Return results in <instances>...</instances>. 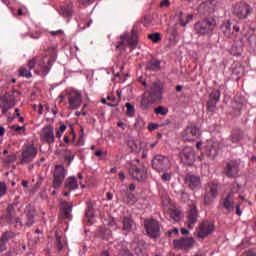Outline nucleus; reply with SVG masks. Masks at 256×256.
Instances as JSON below:
<instances>
[{
  "mask_svg": "<svg viewBox=\"0 0 256 256\" xmlns=\"http://www.w3.org/2000/svg\"><path fill=\"white\" fill-rule=\"evenodd\" d=\"M213 231H215V224L211 221H204L199 225L198 237L205 239V237H209Z\"/></svg>",
  "mask_w": 256,
  "mask_h": 256,
  "instance_id": "ddd939ff",
  "label": "nucleus"
},
{
  "mask_svg": "<svg viewBox=\"0 0 256 256\" xmlns=\"http://www.w3.org/2000/svg\"><path fill=\"white\" fill-rule=\"evenodd\" d=\"M138 81L141 83V85H143L144 87H147V82L145 81V79L141 77V78H138Z\"/></svg>",
  "mask_w": 256,
  "mask_h": 256,
  "instance_id": "338daca9",
  "label": "nucleus"
},
{
  "mask_svg": "<svg viewBox=\"0 0 256 256\" xmlns=\"http://www.w3.org/2000/svg\"><path fill=\"white\" fill-rule=\"evenodd\" d=\"M75 159V155L69 154L64 156V161L68 162V165H71V162Z\"/></svg>",
  "mask_w": 256,
  "mask_h": 256,
  "instance_id": "5fc2aeb1",
  "label": "nucleus"
},
{
  "mask_svg": "<svg viewBox=\"0 0 256 256\" xmlns=\"http://www.w3.org/2000/svg\"><path fill=\"white\" fill-rule=\"evenodd\" d=\"M245 137V134L243 133V130L240 128H234L231 131L230 139L232 143H239V141H242V139Z\"/></svg>",
  "mask_w": 256,
  "mask_h": 256,
  "instance_id": "c756f323",
  "label": "nucleus"
},
{
  "mask_svg": "<svg viewBox=\"0 0 256 256\" xmlns=\"http://www.w3.org/2000/svg\"><path fill=\"white\" fill-rule=\"evenodd\" d=\"M7 195V184L5 182H0V199Z\"/></svg>",
  "mask_w": 256,
  "mask_h": 256,
  "instance_id": "c03bdc74",
  "label": "nucleus"
},
{
  "mask_svg": "<svg viewBox=\"0 0 256 256\" xmlns=\"http://www.w3.org/2000/svg\"><path fill=\"white\" fill-rule=\"evenodd\" d=\"M19 75L20 77H26V79H31V77H33V74H31V71L25 68H20Z\"/></svg>",
  "mask_w": 256,
  "mask_h": 256,
  "instance_id": "37998d69",
  "label": "nucleus"
},
{
  "mask_svg": "<svg viewBox=\"0 0 256 256\" xmlns=\"http://www.w3.org/2000/svg\"><path fill=\"white\" fill-rule=\"evenodd\" d=\"M37 215V211L35 210V207L33 206H27L26 207V227H33V224L35 223V216Z\"/></svg>",
  "mask_w": 256,
  "mask_h": 256,
  "instance_id": "5701e85b",
  "label": "nucleus"
},
{
  "mask_svg": "<svg viewBox=\"0 0 256 256\" xmlns=\"http://www.w3.org/2000/svg\"><path fill=\"white\" fill-rule=\"evenodd\" d=\"M170 160L169 157L158 154L152 159V168L161 173L162 171H166L169 169Z\"/></svg>",
  "mask_w": 256,
  "mask_h": 256,
  "instance_id": "0eeeda50",
  "label": "nucleus"
},
{
  "mask_svg": "<svg viewBox=\"0 0 256 256\" xmlns=\"http://www.w3.org/2000/svg\"><path fill=\"white\" fill-rule=\"evenodd\" d=\"M148 71H160L161 70V61L157 59H152L148 61L146 65Z\"/></svg>",
  "mask_w": 256,
  "mask_h": 256,
  "instance_id": "473e14b6",
  "label": "nucleus"
},
{
  "mask_svg": "<svg viewBox=\"0 0 256 256\" xmlns=\"http://www.w3.org/2000/svg\"><path fill=\"white\" fill-rule=\"evenodd\" d=\"M163 84L161 81L153 82L144 93L155 101L163 99Z\"/></svg>",
  "mask_w": 256,
  "mask_h": 256,
  "instance_id": "20e7f679",
  "label": "nucleus"
},
{
  "mask_svg": "<svg viewBox=\"0 0 256 256\" xmlns=\"http://www.w3.org/2000/svg\"><path fill=\"white\" fill-rule=\"evenodd\" d=\"M233 197H235V194L231 192L223 200V207L226 209V211H228V213L235 211V200Z\"/></svg>",
  "mask_w": 256,
  "mask_h": 256,
  "instance_id": "393cba45",
  "label": "nucleus"
},
{
  "mask_svg": "<svg viewBox=\"0 0 256 256\" xmlns=\"http://www.w3.org/2000/svg\"><path fill=\"white\" fill-rule=\"evenodd\" d=\"M242 256H256V253L253 250H250L246 254H243Z\"/></svg>",
  "mask_w": 256,
  "mask_h": 256,
  "instance_id": "69168bd1",
  "label": "nucleus"
},
{
  "mask_svg": "<svg viewBox=\"0 0 256 256\" xmlns=\"http://www.w3.org/2000/svg\"><path fill=\"white\" fill-rule=\"evenodd\" d=\"M65 189H68L70 191H75L76 189H79V184L77 183V178L75 176H70L67 178L65 182Z\"/></svg>",
  "mask_w": 256,
  "mask_h": 256,
  "instance_id": "2f4dec72",
  "label": "nucleus"
},
{
  "mask_svg": "<svg viewBox=\"0 0 256 256\" xmlns=\"http://www.w3.org/2000/svg\"><path fill=\"white\" fill-rule=\"evenodd\" d=\"M123 256H134L129 250H125Z\"/></svg>",
  "mask_w": 256,
  "mask_h": 256,
  "instance_id": "774afa93",
  "label": "nucleus"
},
{
  "mask_svg": "<svg viewBox=\"0 0 256 256\" xmlns=\"http://www.w3.org/2000/svg\"><path fill=\"white\" fill-rule=\"evenodd\" d=\"M156 101L157 100H153V98L147 96V93H144L140 102L142 111H149V109H151V105H153V103Z\"/></svg>",
  "mask_w": 256,
  "mask_h": 256,
  "instance_id": "a878e982",
  "label": "nucleus"
},
{
  "mask_svg": "<svg viewBox=\"0 0 256 256\" xmlns=\"http://www.w3.org/2000/svg\"><path fill=\"white\" fill-rule=\"evenodd\" d=\"M17 161V155L12 153L8 155V159L6 160L7 163H15Z\"/></svg>",
  "mask_w": 256,
  "mask_h": 256,
  "instance_id": "8fccbe9b",
  "label": "nucleus"
},
{
  "mask_svg": "<svg viewBox=\"0 0 256 256\" xmlns=\"http://www.w3.org/2000/svg\"><path fill=\"white\" fill-rule=\"evenodd\" d=\"M236 215H238V217H241L242 215V211H241V204H236Z\"/></svg>",
  "mask_w": 256,
  "mask_h": 256,
  "instance_id": "bf43d9fd",
  "label": "nucleus"
},
{
  "mask_svg": "<svg viewBox=\"0 0 256 256\" xmlns=\"http://www.w3.org/2000/svg\"><path fill=\"white\" fill-rule=\"evenodd\" d=\"M239 26L231 24V22H225L221 26V31L223 35L227 37V39H235L237 37V33H239Z\"/></svg>",
  "mask_w": 256,
  "mask_h": 256,
  "instance_id": "4468645a",
  "label": "nucleus"
},
{
  "mask_svg": "<svg viewBox=\"0 0 256 256\" xmlns=\"http://www.w3.org/2000/svg\"><path fill=\"white\" fill-rule=\"evenodd\" d=\"M6 218L9 221H12L15 218V207L13 206V204L8 205Z\"/></svg>",
  "mask_w": 256,
  "mask_h": 256,
  "instance_id": "e433bc0d",
  "label": "nucleus"
},
{
  "mask_svg": "<svg viewBox=\"0 0 256 256\" xmlns=\"http://www.w3.org/2000/svg\"><path fill=\"white\" fill-rule=\"evenodd\" d=\"M56 247L59 251H61V249H63V243H61V240H57Z\"/></svg>",
  "mask_w": 256,
  "mask_h": 256,
  "instance_id": "0e129e2a",
  "label": "nucleus"
},
{
  "mask_svg": "<svg viewBox=\"0 0 256 256\" xmlns=\"http://www.w3.org/2000/svg\"><path fill=\"white\" fill-rule=\"evenodd\" d=\"M253 9L247 2H238L233 6V14L238 19H247L248 15H251Z\"/></svg>",
  "mask_w": 256,
  "mask_h": 256,
  "instance_id": "39448f33",
  "label": "nucleus"
},
{
  "mask_svg": "<svg viewBox=\"0 0 256 256\" xmlns=\"http://www.w3.org/2000/svg\"><path fill=\"white\" fill-rule=\"evenodd\" d=\"M171 5V2L169 0H163L160 2V7H169Z\"/></svg>",
  "mask_w": 256,
  "mask_h": 256,
  "instance_id": "052dcab7",
  "label": "nucleus"
},
{
  "mask_svg": "<svg viewBox=\"0 0 256 256\" xmlns=\"http://www.w3.org/2000/svg\"><path fill=\"white\" fill-rule=\"evenodd\" d=\"M67 130V126L65 124H62L59 128V130L56 131V137L58 139H61L63 133Z\"/></svg>",
  "mask_w": 256,
  "mask_h": 256,
  "instance_id": "a18cd8bd",
  "label": "nucleus"
},
{
  "mask_svg": "<svg viewBox=\"0 0 256 256\" xmlns=\"http://www.w3.org/2000/svg\"><path fill=\"white\" fill-rule=\"evenodd\" d=\"M27 65H28L29 70L31 71V70L35 69V65H37V61L35 60V58H32L31 60H29Z\"/></svg>",
  "mask_w": 256,
  "mask_h": 256,
  "instance_id": "864d4df0",
  "label": "nucleus"
},
{
  "mask_svg": "<svg viewBox=\"0 0 256 256\" xmlns=\"http://www.w3.org/2000/svg\"><path fill=\"white\" fill-rule=\"evenodd\" d=\"M217 27V20L213 17H206L194 25V31L198 35H211Z\"/></svg>",
  "mask_w": 256,
  "mask_h": 256,
  "instance_id": "f257e3e1",
  "label": "nucleus"
},
{
  "mask_svg": "<svg viewBox=\"0 0 256 256\" xmlns=\"http://www.w3.org/2000/svg\"><path fill=\"white\" fill-rule=\"evenodd\" d=\"M181 135L183 141H195L196 139H199V137L201 136V129L197 125L190 123L182 131Z\"/></svg>",
  "mask_w": 256,
  "mask_h": 256,
  "instance_id": "7ed1b4c3",
  "label": "nucleus"
},
{
  "mask_svg": "<svg viewBox=\"0 0 256 256\" xmlns=\"http://www.w3.org/2000/svg\"><path fill=\"white\" fill-rule=\"evenodd\" d=\"M126 115L128 117H133L135 115V106H133L131 103H126Z\"/></svg>",
  "mask_w": 256,
  "mask_h": 256,
  "instance_id": "ea45409f",
  "label": "nucleus"
},
{
  "mask_svg": "<svg viewBox=\"0 0 256 256\" xmlns=\"http://www.w3.org/2000/svg\"><path fill=\"white\" fill-rule=\"evenodd\" d=\"M179 157L184 165L191 167L195 163V149L187 146L179 153Z\"/></svg>",
  "mask_w": 256,
  "mask_h": 256,
  "instance_id": "6e6552de",
  "label": "nucleus"
},
{
  "mask_svg": "<svg viewBox=\"0 0 256 256\" xmlns=\"http://www.w3.org/2000/svg\"><path fill=\"white\" fill-rule=\"evenodd\" d=\"M218 191H219V188H218L217 184H213V183L208 184V192L207 193L209 195H213L214 197H217Z\"/></svg>",
  "mask_w": 256,
  "mask_h": 256,
  "instance_id": "c9c22d12",
  "label": "nucleus"
},
{
  "mask_svg": "<svg viewBox=\"0 0 256 256\" xmlns=\"http://www.w3.org/2000/svg\"><path fill=\"white\" fill-rule=\"evenodd\" d=\"M197 217H199V214L197 212V207L193 206L190 208L187 214V227L188 229H193L195 227V224L197 223Z\"/></svg>",
  "mask_w": 256,
  "mask_h": 256,
  "instance_id": "412c9836",
  "label": "nucleus"
},
{
  "mask_svg": "<svg viewBox=\"0 0 256 256\" xmlns=\"http://www.w3.org/2000/svg\"><path fill=\"white\" fill-rule=\"evenodd\" d=\"M148 39H150L152 43H159V41L161 40V33L156 32V33L149 34Z\"/></svg>",
  "mask_w": 256,
  "mask_h": 256,
  "instance_id": "58836bf2",
  "label": "nucleus"
},
{
  "mask_svg": "<svg viewBox=\"0 0 256 256\" xmlns=\"http://www.w3.org/2000/svg\"><path fill=\"white\" fill-rule=\"evenodd\" d=\"M144 227L146 229V233L151 239H157L161 237V225L159 221L155 219H146L144 221Z\"/></svg>",
  "mask_w": 256,
  "mask_h": 256,
  "instance_id": "f03ea898",
  "label": "nucleus"
},
{
  "mask_svg": "<svg viewBox=\"0 0 256 256\" xmlns=\"http://www.w3.org/2000/svg\"><path fill=\"white\" fill-rule=\"evenodd\" d=\"M217 197L216 196H213L212 194H207L204 196V204L205 205H212L213 204V201H215Z\"/></svg>",
  "mask_w": 256,
  "mask_h": 256,
  "instance_id": "a19ab883",
  "label": "nucleus"
},
{
  "mask_svg": "<svg viewBox=\"0 0 256 256\" xmlns=\"http://www.w3.org/2000/svg\"><path fill=\"white\" fill-rule=\"evenodd\" d=\"M120 197L123 203H126V205H135V203L137 202L135 194L129 192V190H121Z\"/></svg>",
  "mask_w": 256,
  "mask_h": 256,
  "instance_id": "4be33fe9",
  "label": "nucleus"
},
{
  "mask_svg": "<svg viewBox=\"0 0 256 256\" xmlns=\"http://www.w3.org/2000/svg\"><path fill=\"white\" fill-rule=\"evenodd\" d=\"M65 166L64 165H56L54 169V180H53V185L52 187L54 189H59L61 185H63V181H65Z\"/></svg>",
  "mask_w": 256,
  "mask_h": 256,
  "instance_id": "9b49d317",
  "label": "nucleus"
},
{
  "mask_svg": "<svg viewBox=\"0 0 256 256\" xmlns=\"http://www.w3.org/2000/svg\"><path fill=\"white\" fill-rule=\"evenodd\" d=\"M107 101H111L112 103H117V98H115V96L111 95V96H107Z\"/></svg>",
  "mask_w": 256,
  "mask_h": 256,
  "instance_id": "680f3d73",
  "label": "nucleus"
},
{
  "mask_svg": "<svg viewBox=\"0 0 256 256\" xmlns=\"http://www.w3.org/2000/svg\"><path fill=\"white\" fill-rule=\"evenodd\" d=\"M154 113L156 115H167V113H169V109L165 108L164 106H158L154 109Z\"/></svg>",
  "mask_w": 256,
  "mask_h": 256,
  "instance_id": "79ce46f5",
  "label": "nucleus"
},
{
  "mask_svg": "<svg viewBox=\"0 0 256 256\" xmlns=\"http://www.w3.org/2000/svg\"><path fill=\"white\" fill-rule=\"evenodd\" d=\"M85 215L87 217H93L94 212H93V204L91 202H88L87 204V209Z\"/></svg>",
  "mask_w": 256,
  "mask_h": 256,
  "instance_id": "49530a36",
  "label": "nucleus"
},
{
  "mask_svg": "<svg viewBox=\"0 0 256 256\" xmlns=\"http://www.w3.org/2000/svg\"><path fill=\"white\" fill-rule=\"evenodd\" d=\"M71 211H73V204L62 201L61 202V213L63 219H71Z\"/></svg>",
  "mask_w": 256,
  "mask_h": 256,
  "instance_id": "bb28decb",
  "label": "nucleus"
},
{
  "mask_svg": "<svg viewBox=\"0 0 256 256\" xmlns=\"http://www.w3.org/2000/svg\"><path fill=\"white\" fill-rule=\"evenodd\" d=\"M219 99H221V90L219 89H214L209 95V99L207 102V109L208 111H215L217 108V103H219Z\"/></svg>",
  "mask_w": 256,
  "mask_h": 256,
  "instance_id": "a211bd4d",
  "label": "nucleus"
},
{
  "mask_svg": "<svg viewBox=\"0 0 256 256\" xmlns=\"http://www.w3.org/2000/svg\"><path fill=\"white\" fill-rule=\"evenodd\" d=\"M148 129L150 131H155V129H159V124H155V123L151 122L148 124Z\"/></svg>",
  "mask_w": 256,
  "mask_h": 256,
  "instance_id": "4d7b16f0",
  "label": "nucleus"
},
{
  "mask_svg": "<svg viewBox=\"0 0 256 256\" xmlns=\"http://www.w3.org/2000/svg\"><path fill=\"white\" fill-rule=\"evenodd\" d=\"M224 173L227 177H237L239 175V164L235 161L226 162Z\"/></svg>",
  "mask_w": 256,
  "mask_h": 256,
  "instance_id": "aec40b11",
  "label": "nucleus"
},
{
  "mask_svg": "<svg viewBox=\"0 0 256 256\" xmlns=\"http://www.w3.org/2000/svg\"><path fill=\"white\" fill-rule=\"evenodd\" d=\"M0 239L6 243H9V241H11V239H15V232L12 231H6L2 234V236L0 237Z\"/></svg>",
  "mask_w": 256,
  "mask_h": 256,
  "instance_id": "f704fd0d",
  "label": "nucleus"
},
{
  "mask_svg": "<svg viewBox=\"0 0 256 256\" xmlns=\"http://www.w3.org/2000/svg\"><path fill=\"white\" fill-rule=\"evenodd\" d=\"M173 245L175 249L180 251H191L193 245H195V239L189 237H182L180 239L174 240Z\"/></svg>",
  "mask_w": 256,
  "mask_h": 256,
  "instance_id": "9d476101",
  "label": "nucleus"
},
{
  "mask_svg": "<svg viewBox=\"0 0 256 256\" xmlns=\"http://www.w3.org/2000/svg\"><path fill=\"white\" fill-rule=\"evenodd\" d=\"M184 183L188 185L191 191H199L201 188V177L195 174H186L184 178Z\"/></svg>",
  "mask_w": 256,
  "mask_h": 256,
  "instance_id": "2eb2a0df",
  "label": "nucleus"
},
{
  "mask_svg": "<svg viewBox=\"0 0 256 256\" xmlns=\"http://www.w3.org/2000/svg\"><path fill=\"white\" fill-rule=\"evenodd\" d=\"M11 129H13V131H16L17 133H19V131H25V126H15V125H12Z\"/></svg>",
  "mask_w": 256,
  "mask_h": 256,
  "instance_id": "13d9d810",
  "label": "nucleus"
},
{
  "mask_svg": "<svg viewBox=\"0 0 256 256\" xmlns=\"http://www.w3.org/2000/svg\"><path fill=\"white\" fill-rule=\"evenodd\" d=\"M129 174L135 181L143 182L149 177V172L145 165L132 166L129 169Z\"/></svg>",
  "mask_w": 256,
  "mask_h": 256,
  "instance_id": "423d86ee",
  "label": "nucleus"
},
{
  "mask_svg": "<svg viewBox=\"0 0 256 256\" xmlns=\"http://www.w3.org/2000/svg\"><path fill=\"white\" fill-rule=\"evenodd\" d=\"M135 227V220H133V216L128 215L122 218V231H126V233H130L133 231Z\"/></svg>",
  "mask_w": 256,
  "mask_h": 256,
  "instance_id": "b1692460",
  "label": "nucleus"
},
{
  "mask_svg": "<svg viewBox=\"0 0 256 256\" xmlns=\"http://www.w3.org/2000/svg\"><path fill=\"white\" fill-rule=\"evenodd\" d=\"M55 59H57V53L52 49V54L50 57L47 55L42 58V73L44 75H49V71H51V67H53V63H55Z\"/></svg>",
  "mask_w": 256,
  "mask_h": 256,
  "instance_id": "dca6fc26",
  "label": "nucleus"
},
{
  "mask_svg": "<svg viewBox=\"0 0 256 256\" xmlns=\"http://www.w3.org/2000/svg\"><path fill=\"white\" fill-rule=\"evenodd\" d=\"M40 141H43V143H48V145L55 143V128L53 125H47L41 129Z\"/></svg>",
  "mask_w": 256,
  "mask_h": 256,
  "instance_id": "1a4fd4ad",
  "label": "nucleus"
},
{
  "mask_svg": "<svg viewBox=\"0 0 256 256\" xmlns=\"http://www.w3.org/2000/svg\"><path fill=\"white\" fill-rule=\"evenodd\" d=\"M0 107H1V109H2L3 115H6L7 112L9 111V109H13V104H8V105L3 104V105L0 106Z\"/></svg>",
  "mask_w": 256,
  "mask_h": 256,
  "instance_id": "09e8293b",
  "label": "nucleus"
},
{
  "mask_svg": "<svg viewBox=\"0 0 256 256\" xmlns=\"http://www.w3.org/2000/svg\"><path fill=\"white\" fill-rule=\"evenodd\" d=\"M219 155V147L215 144H208L206 146V156L208 159H215Z\"/></svg>",
  "mask_w": 256,
  "mask_h": 256,
  "instance_id": "7c9ffc66",
  "label": "nucleus"
},
{
  "mask_svg": "<svg viewBox=\"0 0 256 256\" xmlns=\"http://www.w3.org/2000/svg\"><path fill=\"white\" fill-rule=\"evenodd\" d=\"M1 101L2 103H4V105L12 104V107H15V100L11 96H8V95L2 96Z\"/></svg>",
  "mask_w": 256,
  "mask_h": 256,
  "instance_id": "4c0bfd02",
  "label": "nucleus"
},
{
  "mask_svg": "<svg viewBox=\"0 0 256 256\" xmlns=\"http://www.w3.org/2000/svg\"><path fill=\"white\" fill-rule=\"evenodd\" d=\"M41 183H43V177L39 176V181L35 184V189H39Z\"/></svg>",
  "mask_w": 256,
  "mask_h": 256,
  "instance_id": "e2e57ef3",
  "label": "nucleus"
},
{
  "mask_svg": "<svg viewBox=\"0 0 256 256\" xmlns=\"http://www.w3.org/2000/svg\"><path fill=\"white\" fill-rule=\"evenodd\" d=\"M127 145L133 153H139L141 151V147L145 146V143L138 142L137 140H135L133 138H129L127 141Z\"/></svg>",
  "mask_w": 256,
  "mask_h": 256,
  "instance_id": "cd10ccee",
  "label": "nucleus"
},
{
  "mask_svg": "<svg viewBox=\"0 0 256 256\" xmlns=\"http://www.w3.org/2000/svg\"><path fill=\"white\" fill-rule=\"evenodd\" d=\"M168 215L170 219H173V221H175L176 223H178V221H181V211L177 209H170Z\"/></svg>",
  "mask_w": 256,
  "mask_h": 256,
  "instance_id": "72a5a7b5",
  "label": "nucleus"
},
{
  "mask_svg": "<svg viewBox=\"0 0 256 256\" xmlns=\"http://www.w3.org/2000/svg\"><path fill=\"white\" fill-rule=\"evenodd\" d=\"M68 103L70 105V109H79V107H81V103H83L81 92L71 91L68 94Z\"/></svg>",
  "mask_w": 256,
  "mask_h": 256,
  "instance_id": "f3484780",
  "label": "nucleus"
},
{
  "mask_svg": "<svg viewBox=\"0 0 256 256\" xmlns=\"http://www.w3.org/2000/svg\"><path fill=\"white\" fill-rule=\"evenodd\" d=\"M59 15L62 17H71L73 15V3H68L60 6Z\"/></svg>",
  "mask_w": 256,
  "mask_h": 256,
  "instance_id": "c85d7f7f",
  "label": "nucleus"
},
{
  "mask_svg": "<svg viewBox=\"0 0 256 256\" xmlns=\"http://www.w3.org/2000/svg\"><path fill=\"white\" fill-rule=\"evenodd\" d=\"M127 45L131 47V49H135L137 47V31L135 29L132 30V34H124L121 36V42H118V45H116V49H119L122 47V45Z\"/></svg>",
  "mask_w": 256,
  "mask_h": 256,
  "instance_id": "f8f14e48",
  "label": "nucleus"
},
{
  "mask_svg": "<svg viewBox=\"0 0 256 256\" xmlns=\"http://www.w3.org/2000/svg\"><path fill=\"white\" fill-rule=\"evenodd\" d=\"M35 157H37V148L33 145H28L22 151L21 163H31Z\"/></svg>",
  "mask_w": 256,
  "mask_h": 256,
  "instance_id": "6ab92c4d",
  "label": "nucleus"
},
{
  "mask_svg": "<svg viewBox=\"0 0 256 256\" xmlns=\"http://www.w3.org/2000/svg\"><path fill=\"white\" fill-rule=\"evenodd\" d=\"M162 181H171V173H167L165 172L162 176H161Z\"/></svg>",
  "mask_w": 256,
  "mask_h": 256,
  "instance_id": "6e6d98bb",
  "label": "nucleus"
},
{
  "mask_svg": "<svg viewBox=\"0 0 256 256\" xmlns=\"http://www.w3.org/2000/svg\"><path fill=\"white\" fill-rule=\"evenodd\" d=\"M7 245L8 243L4 240H1L0 238V253H3V251H7Z\"/></svg>",
  "mask_w": 256,
  "mask_h": 256,
  "instance_id": "603ef678",
  "label": "nucleus"
},
{
  "mask_svg": "<svg viewBox=\"0 0 256 256\" xmlns=\"http://www.w3.org/2000/svg\"><path fill=\"white\" fill-rule=\"evenodd\" d=\"M189 21H193V14H189L186 17V21L185 22H183V19H180L182 27H185L187 25V23H189Z\"/></svg>",
  "mask_w": 256,
  "mask_h": 256,
  "instance_id": "3c124183",
  "label": "nucleus"
},
{
  "mask_svg": "<svg viewBox=\"0 0 256 256\" xmlns=\"http://www.w3.org/2000/svg\"><path fill=\"white\" fill-rule=\"evenodd\" d=\"M243 107V104H239L237 107L234 108L233 110V115H235V117H239L241 115V109Z\"/></svg>",
  "mask_w": 256,
  "mask_h": 256,
  "instance_id": "de8ad7c7",
  "label": "nucleus"
}]
</instances>
